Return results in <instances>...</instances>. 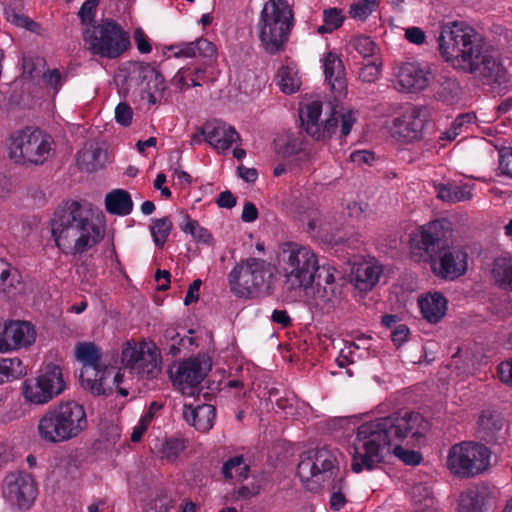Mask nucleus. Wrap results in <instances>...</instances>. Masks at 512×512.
Segmentation results:
<instances>
[{"instance_id":"nucleus-62","label":"nucleus","mask_w":512,"mask_h":512,"mask_svg":"<svg viewBox=\"0 0 512 512\" xmlns=\"http://www.w3.org/2000/svg\"><path fill=\"white\" fill-rule=\"evenodd\" d=\"M134 40L136 42V46L139 52L147 54L151 52L152 46L149 43V40L147 36L145 35L144 31L141 28H137L134 31Z\"/></svg>"},{"instance_id":"nucleus-10","label":"nucleus","mask_w":512,"mask_h":512,"mask_svg":"<svg viewBox=\"0 0 512 512\" xmlns=\"http://www.w3.org/2000/svg\"><path fill=\"white\" fill-rule=\"evenodd\" d=\"M75 357L83 366L79 375L83 389L94 396H108L112 394V386L106 385V379L114 373L113 367H101V351L92 342L77 344Z\"/></svg>"},{"instance_id":"nucleus-1","label":"nucleus","mask_w":512,"mask_h":512,"mask_svg":"<svg viewBox=\"0 0 512 512\" xmlns=\"http://www.w3.org/2000/svg\"><path fill=\"white\" fill-rule=\"evenodd\" d=\"M429 430V421L421 413L410 410H400L361 424L354 443L352 470L360 473L364 469H374L376 464L384 461V452H390L392 446V453L403 463L419 465L422 454L403 448L401 443L422 445Z\"/></svg>"},{"instance_id":"nucleus-7","label":"nucleus","mask_w":512,"mask_h":512,"mask_svg":"<svg viewBox=\"0 0 512 512\" xmlns=\"http://www.w3.org/2000/svg\"><path fill=\"white\" fill-rule=\"evenodd\" d=\"M294 26V13L286 0H268L260 13L257 32L261 47L269 55L285 51Z\"/></svg>"},{"instance_id":"nucleus-49","label":"nucleus","mask_w":512,"mask_h":512,"mask_svg":"<svg viewBox=\"0 0 512 512\" xmlns=\"http://www.w3.org/2000/svg\"><path fill=\"white\" fill-rule=\"evenodd\" d=\"M210 67L211 66H206L203 64L202 66L190 69V72H192V75L189 76L191 81L190 86L200 87L203 85L200 81H202L203 83L215 81L216 77L214 73L208 70Z\"/></svg>"},{"instance_id":"nucleus-34","label":"nucleus","mask_w":512,"mask_h":512,"mask_svg":"<svg viewBox=\"0 0 512 512\" xmlns=\"http://www.w3.org/2000/svg\"><path fill=\"white\" fill-rule=\"evenodd\" d=\"M339 99L340 98H337V100L334 99L333 101H330L328 103V106L330 108V116L329 118L326 119L323 127H320V125L318 126V132L315 133L313 139L317 141H325L329 139L332 136V134L335 133L340 120V110H338Z\"/></svg>"},{"instance_id":"nucleus-16","label":"nucleus","mask_w":512,"mask_h":512,"mask_svg":"<svg viewBox=\"0 0 512 512\" xmlns=\"http://www.w3.org/2000/svg\"><path fill=\"white\" fill-rule=\"evenodd\" d=\"M428 110L423 106H408L393 120V135L401 142H413L422 138L428 119Z\"/></svg>"},{"instance_id":"nucleus-36","label":"nucleus","mask_w":512,"mask_h":512,"mask_svg":"<svg viewBox=\"0 0 512 512\" xmlns=\"http://www.w3.org/2000/svg\"><path fill=\"white\" fill-rule=\"evenodd\" d=\"M214 128L223 129V133H219V135L214 138V143L210 144L215 149L224 151L229 149L233 143L241 141L239 133L232 126L214 121Z\"/></svg>"},{"instance_id":"nucleus-45","label":"nucleus","mask_w":512,"mask_h":512,"mask_svg":"<svg viewBox=\"0 0 512 512\" xmlns=\"http://www.w3.org/2000/svg\"><path fill=\"white\" fill-rule=\"evenodd\" d=\"M233 470L240 477H246L249 467L244 464L243 456H235L230 458L223 464L222 473L226 479L233 478Z\"/></svg>"},{"instance_id":"nucleus-15","label":"nucleus","mask_w":512,"mask_h":512,"mask_svg":"<svg viewBox=\"0 0 512 512\" xmlns=\"http://www.w3.org/2000/svg\"><path fill=\"white\" fill-rule=\"evenodd\" d=\"M338 470L336 455L326 447L308 450L297 466V474L302 481L319 475H323V479L331 477Z\"/></svg>"},{"instance_id":"nucleus-48","label":"nucleus","mask_w":512,"mask_h":512,"mask_svg":"<svg viewBox=\"0 0 512 512\" xmlns=\"http://www.w3.org/2000/svg\"><path fill=\"white\" fill-rule=\"evenodd\" d=\"M476 120V115L473 112L462 113L458 115L450 127V132L453 131V135L450 134V142L459 135L463 130H467L470 125H473Z\"/></svg>"},{"instance_id":"nucleus-19","label":"nucleus","mask_w":512,"mask_h":512,"mask_svg":"<svg viewBox=\"0 0 512 512\" xmlns=\"http://www.w3.org/2000/svg\"><path fill=\"white\" fill-rule=\"evenodd\" d=\"M155 78V67L148 63L133 62L126 68V74L120 84L119 92L124 98L132 93L141 99L145 98V86L147 81Z\"/></svg>"},{"instance_id":"nucleus-46","label":"nucleus","mask_w":512,"mask_h":512,"mask_svg":"<svg viewBox=\"0 0 512 512\" xmlns=\"http://www.w3.org/2000/svg\"><path fill=\"white\" fill-rule=\"evenodd\" d=\"M475 185L470 182L464 184H451L450 183V203L469 201L473 197V189Z\"/></svg>"},{"instance_id":"nucleus-33","label":"nucleus","mask_w":512,"mask_h":512,"mask_svg":"<svg viewBox=\"0 0 512 512\" xmlns=\"http://www.w3.org/2000/svg\"><path fill=\"white\" fill-rule=\"evenodd\" d=\"M493 277L500 288L512 291V257H500L494 261Z\"/></svg>"},{"instance_id":"nucleus-18","label":"nucleus","mask_w":512,"mask_h":512,"mask_svg":"<svg viewBox=\"0 0 512 512\" xmlns=\"http://www.w3.org/2000/svg\"><path fill=\"white\" fill-rule=\"evenodd\" d=\"M35 330L26 321L11 320L0 327V352L10 351L31 345L35 340Z\"/></svg>"},{"instance_id":"nucleus-32","label":"nucleus","mask_w":512,"mask_h":512,"mask_svg":"<svg viewBox=\"0 0 512 512\" xmlns=\"http://www.w3.org/2000/svg\"><path fill=\"white\" fill-rule=\"evenodd\" d=\"M322 104L319 101H313L306 105L305 109H301L299 118L301 127L305 132L313 138L316 132H318V120L321 115Z\"/></svg>"},{"instance_id":"nucleus-8","label":"nucleus","mask_w":512,"mask_h":512,"mask_svg":"<svg viewBox=\"0 0 512 512\" xmlns=\"http://www.w3.org/2000/svg\"><path fill=\"white\" fill-rule=\"evenodd\" d=\"M447 224L446 218L436 219L413 232L410 238L412 259L429 261L433 272L443 279L448 278Z\"/></svg>"},{"instance_id":"nucleus-27","label":"nucleus","mask_w":512,"mask_h":512,"mask_svg":"<svg viewBox=\"0 0 512 512\" xmlns=\"http://www.w3.org/2000/svg\"><path fill=\"white\" fill-rule=\"evenodd\" d=\"M215 416L216 410L210 404L198 405L195 408L192 405H184L183 407V417L186 422L201 432H206L212 428Z\"/></svg>"},{"instance_id":"nucleus-5","label":"nucleus","mask_w":512,"mask_h":512,"mask_svg":"<svg viewBox=\"0 0 512 512\" xmlns=\"http://www.w3.org/2000/svg\"><path fill=\"white\" fill-rule=\"evenodd\" d=\"M277 277L273 265L261 258L241 260L228 276L229 286L240 298H264L275 291Z\"/></svg>"},{"instance_id":"nucleus-4","label":"nucleus","mask_w":512,"mask_h":512,"mask_svg":"<svg viewBox=\"0 0 512 512\" xmlns=\"http://www.w3.org/2000/svg\"><path fill=\"white\" fill-rule=\"evenodd\" d=\"M87 427L84 406L75 400H66L50 406L40 416L37 431L42 441L59 444L77 438Z\"/></svg>"},{"instance_id":"nucleus-12","label":"nucleus","mask_w":512,"mask_h":512,"mask_svg":"<svg viewBox=\"0 0 512 512\" xmlns=\"http://www.w3.org/2000/svg\"><path fill=\"white\" fill-rule=\"evenodd\" d=\"M66 389V383L59 365L49 363L33 378L23 382L22 394L34 405H44L58 397Z\"/></svg>"},{"instance_id":"nucleus-64","label":"nucleus","mask_w":512,"mask_h":512,"mask_svg":"<svg viewBox=\"0 0 512 512\" xmlns=\"http://www.w3.org/2000/svg\"><path fill=\"white\" fill-rule=\"evenodd\" d=\"M375 159L374 153L368 150L354 151L350 155L351 162L361 166L363 164L370 165Z\"/></svg>"},{"instance_id":"nucleus-56","label":"nucleus","mask_w":512,"mask_h":512,"mask_svg":"<svg viewBox=\"0 0 512 512\" xmlns=\"http://www.w3.org/2000/svg\"><path fill=\"white\" fill-rule=\"evenodd\" d=\"M380 75V65L375 62L365 64L359 72V78L363 82L372 83L375 82Z\"/></svg>"},{"instance_id":"nucleus-55","label":"nucleus","mask_w":512,"mask_h":512,"mask_svg":"<svg viewBox=\"0 0 512 512\" xmlns=\"http://www.w3.org/2000/svg\"><path fill=\"white\" fill-rule=\"evenodd\" d=\"M184 449V442L181 439H167L163 445V454L167 459H173Z\"/></svg>"},{"instance_id":"nucleus-29","label":"nucleus","mask_w":512,"mask_h":512,"mask_svg":"<svg viewBox=\"0 0 512 512\" xmlns=\"http://www.w3.org/2000/svg\"><path fill=\"white\" fill-rule=\"evenodd\" d=\"M418 304L429 323H438L445 315L447 300L442 293L434 292L419 297Z\"/></svg>"},{"instance_id":"nucleus-26","label":"nucleus","mask_w":512,"mask_h":512,"mask_svg":"<svg viewBox=\"0 0 512 512\" xmlns=\"http://www.w3.org/2000/svg\"><path fill=\"white\" fill-rule=\"evenodd\" d=\"M398 83L402 90L407 92H416L424 89L428 84V78L425 71L418 63L405 62L399 67Z\"/></svg>"},{"instance_id":"nucleus-13","label":"nucleus","mask_w":512,"mask_h":512,"mask_svg":"<svg viewBox=\"0 0 512 512\" xmlns=\"http://www.w3.org/2000/svg\"><path fill=\"white\" fill-rule=\"evenodd\" d=\"M491 451L483 444L462 442L450 448V471L461 478L482 474L490 466Z\"/></svg>"},{"instance_id":"nucleus-31","label":"nucleus","mask_w":512,"mask_h":512,"mask_svg":"<svg viewBox=\"0 0 512 512\" xmlns=\"http://www.w3.org/2000/svg\"><path fill=\"white\" fill-rule=\"evenodd\" d=\"M160 362V353L157 348L148 346L132 371L142 378H155L161 371Z\"/></svg>"},{"instance_id":"nucleus-6","label":"nucleus","mask_w":512,"mask_h":512,"mask_svg":"<svg viewBox=\"0 0 512 512\" xmlns=\"http://www.w3.org/2000/svg\"><path fill=\"white\" fill-rule=\"evenodd\" d=\"M277 260L285 278L284 287L288 291L307 290L322 271L315 253L295 242L282 243Z\"/></svg>"},{"instance_id":"nucleus-28","label":"nucleus","mask_w":512,"mask_h":512,"mask_svg":"<svg viewBox=\"0 0 512 512\" xmlns=\"http://www.w3.org/2000/svg\"><path fill=\"white\" fill-rule=\"evenodd\" d=\"M176 57H202L204 65L212 66L217 60L215 45L205 38L184 44L178 51L174 52Z\"/></svg>"},{"instance_id":"nucleus-47","label":"nucleus","mask_w":512,"mask_h":512,"mask_svg":"<svg viewBox=\"0 0 512 512\" xmlns=\"http://www.w3.org/2000/svg\"><path fill=\"white\" fill-rule=\"evenodd\" d=\"M5 17L8 22L31 32H37L40 28L38 23L25 15L17 13L14 9H5Z\"/></svg>"},{"instance_id":"nucleus-39","label":"nucleus","mask_w":512,"mask_h":512,"mask_svg":"<svg viewBox=\"0 0 512 512\" xmlns=\"http://www.w3.org/2000/svg\"><path fill=\"white\" fill-rule=\"evenodd\" d=\"M147 347L148 344L145 342L140 344L126 342L121 353L122 364L126 368L133 370L136 363H138L139 360L141 359V356L143 355Z\"/></svg>"},{"instance_id":"nucleus-23","label":"nucleus","mask_w":512,"mask_h":512,"mask_svg":"<svg viewBox=\"0 0 512 512\" xmlns=\"http://www.w3.org/2000/svg\"><path fill=\"white\" fill-rule=\"evenodd\" d=\"M504 426V418L499 413L484 411L478 421V433L487 443L501 444L506 440Z\"/></svg>"},{"instance_id":"nucleus-22","label":"nucleus","mask_w":512,"mask_h":512,"mask_svg":"<svg viewBox=\"0 0 512 512\" xmlns=\"http://www.w3.org/2000/svg\"><path fill=\"white\" fill-rule=\"evenodd\" d=\"M491 494L490 486L484 482L467 488L459 496L458 512H485Z\"/></svg>"},{"instance_id":"nucleus-60","label":"nucleus","mask_w":512,"mask_h":512,"mask_svg":"<svg viewBox=\"0 0 512 512\" xmlns=\"http://www.w3.org/2000/svg\"><path fill=\"white\" fill-rule=\"evenodd\" d=\"M405 38L412 44L422 45L426 41L425 32L419 27H409L405 29Z\"/></svg>"},{"instance_id":"nucleus-57","label":"nucleus","mask_w":512,"mask_h":512,"mask_svg":"<svg viewBox=\"0 0 512 512\" xmlns=\"http://www.w3.org/2000/svg\"><path fill=\"white\" fill-rule=\"evenodd\" d=\"M223 133L222 128H214L213 122H206L202 127L197 129L196 134L200 137H204V140L210 145L214 143V138Z\"/></svg>"},{"instance_id":"nucleus-41","label":"nucleus","mask_w":512,"mask_h":512,"mask_svg":"<svg viewBox=\"0 0 512 512\" xmlns=\"http://www.w3.org/2000/svg\"><path fill=\"white\" fill-rule=\"evenodd\" d=\"M172 227L173 224L169 217H163L153 221L151 234L156 246H164L169 234L171 233Z\"/></svg>"},{"instance_id":"nucleus-25","label":"nucleus","mask_w":512,"mask_h":512,"mask_svg":"<svg viewBox=\"0 0 512 512\" xmlns=\"http://www.w3.org/2000/svg\"><path fill=\"white\" fill-rule=\"evenodd\" d=\"M382 270L369 262L354 261L350 270V281L363 292L370 291L378 282Z\"/></svg>"},{"instance_id":"nucleus-3","label":"nucleus","mask_w":512,"mask_h":512,"mask_svg":"<svg viewBox=\"0 0 512 512\" xmlns=\"http://www.w3.org/2000/svg\"><path fill=\"white\" fill-rule=\"evenodd\" d=\"M51 232L59 249L66 254H83L98 245L105 229L93 221L92 210L78 201H66L50 220Z\"/></svg>"},{"instance_id":"nucleus-37","label":"nucleus","mask_w":512,"mask_h":512,"mask_svg":"<svg viewBox=\"0 0 512 512\" xmlns=\"http://www.w3.org/2000/svg\"><path fill=\"white\" fill-rule=\"evenodd\" d=\"M450 368L454 366L457 375L468 373L476 364L474 353L468 348H458L452 356Z\"/></svg>"},{"instance_id":"nucleus-63","label":"nucleus","mask_w":512,"mask_h":512,"mask_svg":"<svg viewBox=\"0 0 512 512\" xmlns=\"http://www.w3.org/2000/svg\"><path fill=\"white\" fill-rule=\"evenodd\" d=\"M192 75L190 72V68H182L180 69L175 76L171 80V84L178 88L179 90H184L187 87H190L188 84L187 78Z\"/></svg>"},{"instance_id":"nucleus-51","label":"nucleus","mask_w":512,"mask_h":512,"mask_svg":"<svg viewBox=\"0 0 512 512\" xmlns=\"http://www.w3.org/2000/svg\"><path fill=\"white\" fill-rule=\"evenodd\" d=\"M100 0H86L82 6L80 7V10L78 12V15L81 19L82 24L92 25L94 24V17L96 8L99 5Z\"/></svg>"},{"instance_id":"nucleus-59","label":"nucleus","mask_w":512,"mask_h":512,"mask_svg":"<svg viewBox=\"0 0 512 512\" xmlns=\"http://www.w3.org/2000/svg\"><path fill=\"white\" fill-rule=\"evenodd\" d=\"M499 170L503 175L512 178V150L500 152Z\"/></svg>"},{"instance_id":"nucleus-42","label":"nucleus","mask_w":512,"mask_h":512,"mask_svg":"<svg viewBox=\"0 0 512 512\" xmlns=\"http://www.w3.org/2000/svg\"><path fill=\"white\" fill-rule=\"evenodd\" d=\"M26 373L25 366L19 358H5L0 360V374L6 381L18 379Z\"/></svg>"},{"instance_id":"nucleus-53","label":"nucleus","mask_w":512,"mask_h":512,"mask_svg":"<svg viewBox=\"0 0 512 512\" xmlns=\"http://www.w3.org/2000/svg\"><path fill=\"white\" fill-rule=\"evenodd\" d=\"M133 110L126 102H120L115 108V120L118 124L127 127L132 123Z\"/></svg>"},{"instance_id":"nucleus-35","label":"nucleus","mask_w":512,"mask_h":512,"mask_svg":"<svg viewBox=\"0 0 512 512\" xmlns=\"http://www.w3.org/2000/svg\"><path fill=\"white\" fill-rule=\"evenodd\" d=\"M468 254L462 247H450V281L465 274L468 268Z\"/></svg>"},{"instance_id":"nucleus-58","label":"nucleus","mask_w":512,"mask_h":512,"mask_svg":"<svg viewBox=\"0 0 512 512\" xmlns=\"http://www.w3.org/2000/svg\"><path fill=\"white\" fill-rule=\"evenodd\" d=\"M347 210L349 216L356 219L365 218L370 213L369 205L363 202H352L348 204Z\"/></svg>"},{"instance_id":"nucleus-14","label":"nucleus","mask_w":512,"mask_h":512,"mask_svg":"<svg viewBox=\"0 0 512 512\" xmlns=\"http://www.w3.org/2000/svg\"><path fill=\"white\" fill-rule=\"evenodd\" d=\"M37 494V483L28 472H11L4 479V498L20 510H28L35 502Z\"/></svg>"},{"instance_id":"nucleus-21","label":"nucleus","mask_w":512,"mask_h":512,"mask_svg":"<svg viewBox=\"0 0 512 512\" xmlns=\"http://www.w3.org/2000/svg\"><path fill=\"white\" fill-rule=\"evenodd\" d=\"M324 75L334 93L335 100L344 97L347 92L345 66L333 52L327 53L324 59Z\"/></svg>"},{"instance_id":"nucleus-17","label":"nucleus","mask_w":512,"mask_h":512,"mask_svg":"<svg viewBox=\"0 0 512 512\" xmlns=\"http://www.w3.org/2000/svg\"><path fill=\"white\" fill-rule=\"evenodd\" d=\"M315 281L316 285L310 287L312 289L310 304L323 313H329L340 301V286L335 282V277L329 267L323 266Z\"/></svg>"},{"instance_id":"nucleus-24","label":"nucleus","mask_w":512,"mask_h":512,"mask_svg":"<svg viewBox=\"0 0 512 512\" xmlns=\"http://www.w3.org/2000/svg\"><path fill=\"white\" fill-rule=\"evenodd\" d=\"M206 369L197 358H190L181 362L176 371L169 370L170 379L174 385L195 387L202 382L206 376Z\"/></svg>"},{"instance_id":"nucleus-43","label":"nucleus","mask_w":512,"mask_h":512,"mask_svg":"<svg viewBox=\"0 0 512 512\" xmlns=\"http://www.w3.org/2000/svg\"><path fill=\"white\" fill-rule=\"evenodd\" d=\"M278 77L280 78L278 84L282 92L292 94L299 90L301 85L300 79L289 67H281Z\"/></svg>"},{"instance_id":"nucleus-40","label":"nucleus","mask_w":512,"mask_h":512,"mask_svg":"<svg viewBox=\"0 0 512 512\" xmlns=\"http://www.w3.org/2000/svg\"><path fill=\"white\" fill-rule=\"evenodd\" d=\"M20 284V275L16 268L0 259V288L5 293H10L11 289Z\"/></svg>"},{"instance_id":"nucleus-52","label":"nucleus","mask_w":512,"mask_h":512,"mask_svg":"<svg viewBox=\"0 0 512 512\" xmlns=\"http://www.w3.org/2000/svg\"><path fill=\"white\" fill-rule=\"evenodd\" d=\"M353 47L364 57L373 56L376 51V44L366 36H358L352 41Z\"/></svg>"},{"instance_id":"nucleus-61","label":"nucleus","mask_w":512,"mask_h":512,"mask_svg":"<svg viewBox=\"0 0 512 512\" xmlns=\"http://www.w3.org/2000/svg\"><path fill=\"white\" fill-rule=\"evenodd\" d=\"M497 374L501 382L512 386V359L501 362L497 367Z\"/></svg>"},{"instance_id":"nucleus-2","label":"nucleus","mask_w":512,"mask_h":512,"mask_svg":"<svg viewBox=\"0 0 512 512\" xmlns=\"http://www.w3.org/2000/svg\"><path fill=\"white\" fill-rule=\"evenodd\" d=\"M450 41L456 53L450 57L454 69L471 74L486 85H502L507 69L499 54L482 35L465 22H450Z\"/></svg>"},{"instance_id":"nucleus-11","label":"nucleus","mask_w":512,"mask_h":512,"mask_svg":"<svg viewBox=\"0 0 512 512\" xmlns=\"http://www.w3.org/2000/svg\"><path fill=\"white\" fill-rule=\"evenodd\" d=\"M52 143L40 129L26 127L11 136L10 157L24 165H41L48 159Z\"/></svg>"},{"instance_id":"nucleus-20","label":"nucleus","mask_w":512,"mask_h":512,"mask_svg":"<svg viewBox=\"0 0 512 512\" xmlns=\"http://www.w3.org/2000/svg\"><path fill=\"white\" fill-rule=\"evenodd\" d=\"M108 151L103 143L87 142L76 154V163L81 171L93 173L105 167Z\"/></svg>"},{"instance_id":"nucleus-54","label":"nucleus","mask_w":512,"mask_h":512,"mask_svg":"<svg viewBox=\"0 0 512 512\" xmlns=\"http://www.w3.org/2000/svg\"><path fill=\"white\" fill-rule=\"evenodd\" d=\"M302 150L301 143L290 136H287L283 144H278L277 152L285 157L297 154Z\"/></svg>"},{"instance_id":"nucleus-38","label":"nucleus","mask_w":512,"mask_h":512,"mask_svg":"<svg viewBox=\"0 0 512 512\" xmlns=\"http://www.w3.org/2000/svg\"><path fill=\"white\" fill-rule=\"evenodd\" d=\"M345 20L343 11L340 8H328L323 11L324 23L317 28L319 34L332 33L340 28Z\"/></svg>"},{"instance_id":"nucleus-50","label":"nucleus","mask_w":512,"mask_h":512,"mask_svg":"<svg viewBox=\"0 0 512 512\" xmlns=\"http://www.w3.org/2000/svg\"><path fill=\"white\" fill-rule=\"evenodd\" d=\"M377 5V1H359L353 3L349 9V15L354 19L365 20Z\"/></svg>"},{"instance_id":"nucleus-44","label":"nucleus","mask_w":512,"mask_h":512,"mask_svg":"<svg viewBox=\"0 0 512 512\" xmlns=\"http://www.w3.org/2000/svg\"><path fill=\"white\" fill-rule=\"evenodd\" d=\"M186 223L182 226V231L184 233H189L192 237L198 241L205 244H210L213 240L212 235L208 232V230L199 225L196 220L190 218L188 214H185Z\"/></svg>"},{"instance_id":"nucleus-30","label":"nucleus","mask_w":512,"mask_h":512,"mask_svg":"<svg viewBox=\"0 0 512 512\" xmlns=\"http://www.w3.org/2000/svg\"><path fill=\"white\" fill-rule=\"evenodd\" d=\"M105 208L112 215L126 216L133 209V201L126 190L115 189L106 195Z\"/></svg>"},{"instance_id":"nucleus-9","label":"nucleus","mask_w":512,"mask_h":512,"mask_svg":"<svg viewBox=\"0 0 512 512\" xmlns=\"http://www.w3.org/2000/svg\"><path fill=\"white\" fill-rule=\"evenodd\" d=\"M88 51L102 58L115 59L130 47V35L115 20L106 18L88 26L83 32Z\"/></svg>"}]
</instances>
